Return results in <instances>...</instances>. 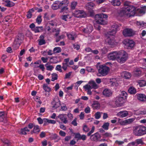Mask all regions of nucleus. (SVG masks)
I'll return each mask as SVG.
<instances>
[{
  "mask_svg": "<svg viewBox=\"0 0 146 146\" xmlns=\"http://www.w3.org/2000/svg\"><path fill=\"white\" fill-rule=\"evenodd\" d=\"M129 4V2L127 1L124 3V7L119 12V16L130 17L134 16L135 14V8L133 6L130 5Z\"/></svg>",
  "mask_w": 146,
  "mask_h": 146,
  "instance_id": "obj_1",
  "label": "nucleus"
},
{
  "mask_svg": "<svg viewBox=\"0 0 146 146\" xmlns=\"http://www.w3.org/2000/svg\"><path fill=\"white\" fill-rule=\"evenodd\" d=\"M127 94L125 91H122L121 93L117 96L115 99V104L118 107H121L123 105L126 99Z\"/></svg>",
  "mask_w": 146,
  "mask_h": 146,
  "instance_id": "obj_2",
  "label": "nucleus"
},
{
  "mask_svg": "<svg viewBox=\"0 0 146 146\" xmlns=\"http://www.w3.org/2000/svg\"><path fill=\"white\" fill-rule=\"evenodd\" d=\"M134 134L136 136H141L146 134V127L139 126L134 127L133 130Z\"/></svg>",
  "mask_w": 146,
  "mask_h": 146,
  "instance_id": "obj_3",
  "label": "nucleus"
},
{
  "mask_svg": "<svg viewBox=\"0 0 146 146\" xmlns=\"http://www.w3.org/2000/svg\"><path fill=\"white\" fill-rule=\"evenodd\" d=\"M108 17L107 15L104 13H100L95 15V18L96 21V22L99 24L102 25H106L107 24V21L106 19L103 18H106Z\"/></svg>",
  "mask_w": 146,
  "mask_h": 146,
  "instance_id": "obj_4",
  "label": "nucleus"
},
{
  "mask_svg": "<svg viewBox=\"0 0 146 146\" xmlns=\"http://www.w3.org/2000/svg\"><path fill=\"white\" fill-rule=\"evenodd\" d=\"M128 57L127 53L124 50L118 51L117 60L120 64L125 62Z\"/></svg>",
  "mask_w": 146,
  "mask_h": 146,
  "instance_id": "obj_5",
  "label": "nucleus"
},
{
  "mask_svg": "<svg viewBox=\"0 0 146 146\" xmlns=\"http://www.w3.org/2000/svg\"><path fill=\"white\" fill-rule=\"evenodd\" d=\"M98 69V73L97 75L99 76L106 75L110 70V68L104 65L100 66Z\"/></svg>",
  "mask_w": 146,
  "mask_h": 146,
  "instance_id": "obj_6",
  "label": "nucleus"
},
{
  "mask_svg": "<svg viewBox=\"0 0 146 146\" xmlns=\"http://www.w3.org/2000/svg\"><path fill=\"white\" fill-rule=\"evenodd\" d=\"M98 85L93 81H90L88 84L84 86V88L85 89H91L93 88L96 89L98 88Z\"/></svg>",
  "mask_w": 146,
  "mask_h": 146,
  "instance_id": "obj_7",
  "label": "nucleus"
},
{
  "mask_svg": "<svg viewBox=\"0 0 146 146\" xmlns=\"http://www.w3.org/2000/svg\"><path fill=\"white\" fill-rule=\"evenodd\" d=\"M23 37L22 36L21 34H19L17 38L15 39L13 47L16 49L19 48L20 45L21 41L22 40Z\"/></svg>",
  "mask_w": 146,
  "mask_h": 146,
  "instance_id": "obj_8",
  "label": "nucleus"
},
{
  "mask_svg": "<svg viewBox=\"0 0 146 146\" xmlns=\"http://www.w3.org/2000/svg\"><path fill=\"white\" fill-rule=\"evenodd\" d=\"M51 104L53 109H55L59 107L60 105V102L59 98H54Z\"/></svg>",
  "mask_w": 146,
  "mask_h": 146,
  "instance_id": "obj_9",
  "label": "nucleus"
},
{
  "mask_svg": "<svg viewBox=\"0 0 146 146\" xmlns=\"http://www.w3.org/2000/svg\"><path fill=\"white\" fill-rule=\"evenodd\" d=\"M118 51L112 52L108 55V57L110 60H115L116 59H117Z\"/></svg>",
  "mask_w": 146,
  "mask_h": 146,
  "instance_id": "obj_10",
  "label": "nucleus"
},
{
  "mask_svg": "<svg viewBox=\"0 0 146 146\" xmlns=\"http://www.w3.org/2000/svg\"><path fill=\"white\" fill-rule=\"evenodd\" d=\"M123 34L124 36L127 37L133 36L134 33L131 29H125L123 30Z\"/></svg>",
  "mask_w": 146,
  "mask_h": 146,
  "instance_id": "obj_11",
  "label": "nucleus"
},
{
  "mask_svg": "<svg viewBox=\"0 0 146 146\" xmlns=\"http://www.w3.org/2000/svg\"><path fill=\"white\" fill-rule=\"evenodd\" d=\"M111 36H112L108 35L107 33L106 35V42L109 45H113L115 44V42L113 37H111Z\"/></svg>",
  "mask_w": 146,
  "mask_h": 146,
  "instance_id": "obj_12",
  "label": "nucleus"
},
{
  "mask_svg": "<svg viewBox=\"0 0 146 146\" xmlns=\"http://www.w3.org/2000/svg\"><path fill=\"white\" fill-rule=\"evenodd\" d=\"M124 44L126 48L128 49L131 48L134 45V42L133 41L128 39L124 41Z\"/></svg>",
  "mask_w": 146,
  "mask_h": 146,
  "instance_id": "obj_13",
  "label": "nucleus"
},
{
  "mask_svg": "<svg viewBox=\"0 0 146 146\" xmlns=\"http://www.w3.org/2000/svg\"><path fill=\"white\" fill-rule=\"evenodd\" d=\"M118 25L116 24H114L111 26V28L112 29L111 30L108 32V35H110L114 36V35L117 31V29L118 28Z\"/></svg>",
  "mask_w": 146,
  "mask_h": 146,
  "instance_id": "obj_14",
  "label": "nucleus"
},
{
  "mask_svg": "<svg viewBox=\"0 0 146 146\" xmlns=\"http://www.w3.org/2000/svg\"><path fill=\"white\" fill-rule=\"evenodd\" d=\"M135 97L138 100L141 102H145L146 101V96L143 94H137Z\"/></svg>",
  "mask_w": 146,
  "mask_h": 146,
  "instance_id": "obj_15",
  "label": "nucleus"
},
{
  "mask_svg": "<svg viewBox=\"0 0 146 146\" xmlns=\"http://www.w3.org/2000/svg\"><path fill=\"white\" fill-rule=\"evenodd\" d=\"M93 27L91 24L88 25L86 27L82 29V31L85 33L90 34L92 31Z\"/></svg>",
  "mask_w": 146,
  "mask_h": 146,
  "instance_id": "obj_16",
  "label": "nucleus"
},
{
  "mask_svg": "<svg viewBox=\"0 0 146 146\" xmlns=\"http://www.w3.org/2000/svg\"><path fill=\"white\" fill-rule=\"evenodd\" d=\"M70 60L69 58L65 59L64 62L62 63V68L64 71H66L68 67H69L68 65V62Z\"/></svg>",
  "mask_w": 146,
  "mask_h": 146,
  "instance_id": "obj_17",
  "label": "nucleus"
},
{
  "mask_svg": "<svg viewBox=\"0 0 146 146\" xmlns=\"http://www.w3.org/2000/svg\"><path fill=\"white\" fill-rule=\"evenodd\" d=\"M57 117L60 119V120L64 123L66 124L68 122V120L65 114H60L57 116Z\"/></svg>",
  "mask_w": 146,
  "mask_h": 146,
  "instance_id": "obj_18",
  "label": "nucleus"
},
{
  "mask_svg": "<svg viewBox=\"0 0 146 146\" xmlns=\"http://www.w3.org/2000/svg\"><path fill=\"white\" fill-rule=\"evenodd\" d=\"M101 138V136L99 133H96L92 135L90 137L91 139L93 141H97Z\"/></svg>",
  "mask_w": 146,
  "mask_h": 146,
  "instance_id": "obj_19",
  "label": "nucleus"
},
{
  "mask_svg": "<svg viewBox=\"0 0 146 146\" xmlns=\"http://www.w3.org/2000/svg\"><path fill=\"white\" fill-rule=\"evenodd\" d=\"M128 115V112L126 111H120L117 114V115L121 118L125 117Z\"/></svg>",
  "mask_w": 146,
  "mask_h": 146,
  "instance_id": "obj_20",
  "label": "nucleus"
},
{
  "mask_svg": "<svg viewBox=\"0 0 146 146\" xmlns=\"http://www.w3.org/2000/svg\"><path fill=\"white\" fill-rule=\"evenodd\" d=\"M59 1H55L52 6V8L54 10H57L61 7Z\"/></svg>",
  "mask_w": 146,
  "mask_h": 146,
  "instance_id": "obj_21",
  "label": "nucleus"
},
{
  "mask_svg": "<svg viewBox=\"0 0 146 146\" xmlns=\"http://www.w3.org/2000/svg\"><path fill=\"white\" fill-rule=\"evenodd\" d=\"M40 131L39 126L38 125H35L33 130L31 132V133L33 134L34 133L38 134Z\"/></svg>",
  "mask_w": 146,
  "mask_h": 146,
  "instance_id": "obj_22",
  "label": "nucleus"
},
{
  "mask_svg": "<svg viewBox=\"0 0 146 146\" xmlns=\"http://www.w3.org/2000/svg\"><path fill=\"white\" fill-rule=\"evenodd\" d=\"M84 13V11L80 10L76 11L74 12V16L78 18H82L83 17L82 15Z\"/></svg>",
  "mask_w": 146,
  "mask_h": 146,
  "instance_id": "obj_23",
  "label": "nucleus"
},
{
  "mask_svg": "<svg viewBox=\"0 0 146 146\" xmlns=\"http://www.w3.org/2000/svg\"><path fill=\"white\" fill-rule=\"evenodd\" d=\"M121 76L123 78L128 79L131 76V73L128 72L124 71L121 73Z\"/></svg>",
  "mask_w": 146,
  "mask_h": 146,
  "instance_id": "obj_24",
  "label": "nucleus"
},
{
  "mask_svg": "<svg viewBox=\"0 0 146 146\" xmlns=\"http://www.w3.org/2000/svg\"><path fill=\"white\" fill-rule=\"evenodd\" d=\"M92 106L94 110L99 109L100 107V105L98 102L95 101L92 104Z\"/></svg>",
  "mask_w": 146,
  "mask_h": 146,
  "instance_id": "obj_25",
  "label": "nucleus"
},
{
  "mask_svg": "<svg viewBox=\"0 0 146 146\" xmlns=\"http://www.w3.org/2000/svg\"><path fill=\"white\" fill-rule=\"evenodd\" d=\"M68 6H65L61 7L60 11V13H68L69 12V9Z\"/></svg>",
  "mask_w": 146,
  "mask_h": 146,
  "instance_id": "obj_26",
  "label": "nucleus"
},
{
  "mask_svg": "<svg viewBox=\"0 0 146 146\" xmlns=\"http://www.w3.org/2000/svg\"><path fill=\"white\" fill-rule=\"evenodd\" d=\"M103 94L104 96L107 97H109L111 94L110 90L107 89H105L103 92Z\"/></svg>",
  "mask_w": 146,
  "mask_h": 146,
  "instance_id": "obj_27",
  "label": "nucleus"
},
{
  "mask_svg": "<svg viewBox=\"0 0 146 146\" xmlns=\"http://www.w3.org/2000/svg\"><path fill=\"white\" fill-rule=\"evenodd\" d=\"M59 3L61 7H62L64 5L68 6L70 1L68 0H63L61 1H59Z\"/></svg>",
  "mask_w": 146,
  "mask_h": 146,
  "instance_id": "obj_28",
  "label": "nucleus"
},
{
  "mask_svg": "<svg viewBox=\"0 0 146 146\" xmlns=\"http://www.w3.org/2000/svg\"><path fill=\"white\" fill-rule=\"evenodd\" d=\"M94 6V5L93 3L89 2L86 5V9L88 10H90L93 9Z\"/></svg>",
  "mask_w": 146,
  "mask_h": 146,
  "instance_id": "obj_29",
  "label": "nucleus"
},
{
  "mask_svg": "<svg viewBox=\"0 0 146 146\" xmlns=\"http://www.w3.org/2000/svg\"><path fill=\"white\" fill-rule=\"evenodd\" d=\"M128 91L130 94H134L136 93V89L133 87H131L128 89Z\"/></svg>",
  "mask_w": 146,
  "mask_h": 146,
  "instance_id": "obj_30",
  "label": "nucleus"
},
{
  "mask_svg": "<svg viewBox=\"0 0 146 146\" xmlns=\"http://www.w3.org/2000/svg\"><path fill=\"white\" fill-rule=\"evenodd\" d=\"M29 131L30 130L27 127H25L21 129V133L23 135L27 134V132H29Z\"/></svg>",
  "mask_w": 146,
  "mask_h": 146,
  "instance_id": "obj_31",
  "label": "nucleus"
},
{
  "mask_svg": "<svg viewBox=\"0 0 146 146\" xmlns=\"http://www.w3.org/2000/svg\"><path fill=\"white\" fill-rule=\"evenodd\" d=\"M35 10L33 8L30 9L27 12V17L28 19L31 18L32 16V13Z\"/></svg>",
  "mask_w": 146,
  "mask_h": 146,
  "instance_id": "obj_32",
  "label": "nucleus"
},
{
  "mask_svg": "<svg viewBox=\"0 0 146 146\" xmlns=\"http://www.w3.org/2000/svg\"><path fill=\"white\" fill-rule=\"evenodd\" d=\"M138 11L141 14L145 13L146 11V6H142L141 9H138Z\"/></svg>",
  "mask_w": 146,
  "mask_h": 146,
  "instance_id": "obj_33",
  "label": "nucleus"
},
{
  "mask_svg": "<svg viewBox=\"0 0 146 146\" xmlns=\"http://www.w3.org/2000/svg\"><path fill=\"white\" fill-rule=\"evenodd\" d=\"M43 88L46 92H49L51 90V88L48 86L46 84H44L43 85Z\"/></svg>",
  "mask_w": 146,
  "mask_h": 146,
  "instance_id": "obj_34",
  "label": "nucleus"
},
{
  "mask_svg": "<svg viewBox=\"0 0 146 146\" xmlns=\"http://www.w3.org/2000/svg\"><path fill=\"white\" fill-rule=\"evenodd\" d=\"M111 3L114 6H119L121 4V2L119 0H113L111 2Z\"/></svg>",
  "mask_w": 146,
  "mask_h": 146,
  "instance_id": "obj_35",
  "label": "nucleus"
},
{
  "mask_svg": "<svg viewBox=\"0 0 146 146\" xmlns=\"http://www.w3.org/2000/svg\"><path fill=\"white\" fill-rule=\"evenodd\" d=\"M42 29L43 27H36L33 30V31L35 33H38L42 31Z\"/></svg>",
  "mask_w": 146,
  "mask_h": 146,
  "instance_id": "obj_36",
  "label": "nucleus"
},
{
  "mask_svg": "<svg viewBox=\"0 0 146 146\" xmlns=\"http://www.w3.org/2000/svg\"><path fill=\"white\" fill-rule=\"evenodd\" d=\"M110 123L108 122L104 123L102 126V127L104 130H108L109 129Z\"/></svg>",
  "mask_w": 146,
  "mask_h": 146,
  "instance_id": "obj_37",
  "label": "nucleus"
},
{
  "mask_svg": "<svg viewBox=\"0 0 146 146\" xmlns=\"http://www.w3.org/2000/svg\"><path fill=\"white\" fill-rule=\"evenodd\" d=\"M134 75L136 76H139L141 74V71L139 69H137L133 72Z\"/></svg>",
  "mask_w": 146,
  "mask_h": 146,
  "instance_id": "obj_38",
  "label": "nucleus"
},
{
  "mask_svg": "<svg viewBox=\"0 0 146 146\" xmlns=\"http://www.w3.org/2000/svg\"><path fill=\"white\" fill-rule=\"evenodd\" d=\"M118 123L121 125H126V120H123L120 119H118Z\"/></svg>",
  "mask_w": 146,
  "mask_h": 146,
  "instance_id": "obj_39",
  "label": "nucleus"
},
{
  "mask_svg": "<svg viewBox=\"0 0 146 146\" xmlns=\"http://www.w3.org/2000/svg\"><path fill=\"white\" fill-rule=\"evenodd\" d=\"M138 83L140 87H142L146 86V81L145 80H140Z\"/></svg>",
  "mask_w": 146,
  "mask_h": 146,
  "instance_id": "obj_40",
  "label": "nucleus"
},
{
  "mask_svg": "<svg viewBox=\"0 0 146 146\" xmlns=\"http://www.w3.org/2000/svg\"><path fill=\"white\" fill-rule=\"evenodd\" d=\"M5 117L4 112L3 111H0V121H3Z\"/></svg>",
  "mask_w": 146,
  "mask_h": 146,
  "instance_id": "obj_41",
  "label": "nucleus"
},
{
  "mask_svg": "<svg viewBox=\"0 0 146 146\" xmlns=\"http://www.w3.org/2000/svg\"><path fill=\"white\" fill-rule=\"evenodd\" d=\"M135 119V118H133L126 119V125L131 123Z\"/></svg>",
  "mask_w": 146,
  "mask_h": 146,
  "instance_id": "obj_42",
  "label": "nucleus"
},
{
  "mask_svg": "<svg viewBox=\"0 0 146 146\" xmlns=\"http://www.w3.org/2000/svg\"><path fill=\"white\" fill-rule=\"evenodd\" d=\"M61 51V48L59 47H56L54 48L53 52L54 53H57L60 52Z\"/></svg>",
  "mask_w": 146,
  "mask_h": 146,
  "instance_id": "obj_43",
  "label": "nucleus"
},
{
  "mask_svg": "<svg viewBox=\"0 0 146 146\" xmlns=\"http://www.w3.org/2000/svg\"><path fill=\"white\" fill-rule=\"evenodd\" d=\"M137 25L140 27H143L146 26V23L142 21L141 22L137 21L136 23Z\"/></svg>",
  "mask_w": 146,
  "mask_h": 146,
  "instance_id": "obj_44",
  "label": "nucleus"
},
{
  "mask_svg": "<svg viewBox=\"0 0 146 146\" xmlns=\"http://www.w3.org/2000/svg\"><path fill=\"white\" fill-rule=\"evenodd\" d=\"M77 3L76 1H73L71 3V8L72 9L74 10L75 9Z\"/></svg>",
  "mask_w": 146,
  "mask_h": 146,
  "instance_id": "obj_45",
  "label": "nucleus"
},
{
  "mask_svg": "<svg viewBox=\"0 0 146 146\" xmlns=\"http://www.w3.org/2000/svg\"><path fill=\"white\" fill-rule=\"evenodd\" d=\"M58 75L56 73H54L52 74V81L56 80L57 79Z\"/></svg>",
  "mask_w": 146,
  "mask_h": 146,
  "instance_id": "obj_46",
  "label": "nucleus"
},
{
  "mask_svg": "<svg viewBox=\"0 0 146 146\" xmlns=\"http://www.w3.org/2000/svg\"><path fill=\"white\" fill-rule=\"evenodd\" d=\"M34 99L36 102H38L40 104L42 103V102L40 100V98L37 96H35L33 97Z\"/></svg>",
  "mask_w": 146,
  "mask_h": 146,
  "instance_id": "obj_47",
  "label": "nucleus"
},
{
  "mask_svg": "<svg viewBox=\"0 0 146 146\" xmlns=\"http://www.w3.org/2000/svg\"><path fill=\"white\" fill-rule=\"evenodd\" d=\"M48 63L45 64V66L46 68V70H48L51 71L53 70L54 67L51 65H48Z\"/></svg>",
  "mask_w": 146,
  "mask_h": 146,
  "instance_id": "obj_48",
  "label": "nucleus"
},
{
  "mask_svg": "<svg viewBox=\"0 0 146 146\" xmlns=\"http://www.w3.org/2000/svg\"><path fill=\"white\" fill-rule=\"evenodd\" d=\"M102 113V112H97L95 115V118L96 119H99L101 116V114Z\"/></svg>",
  "mask_w": 146,
  "mask_h": 146,
  "instance_id": "obj_49",
  "label": "nucleus"
},
{
  "mask_svg": "<svg viewBox=\"0 0 146 146\" xmlns=\"http://www.w3.org/2000/svg\"><path fill=\"white\" fill-rule=\"evenodd\" d=\"M15 5L14 3L12 2H11L10 1L8 2L5 5L7 7H11L14 6Z\"/></svg>",
  "mask_w": 146,
  "mask_h": 146,
  "instance_id": "obj_50",
  "label": "nucleus"
},
{
  "mask_svg": "<svg viewBox=\"0 0 146 146\" xmlns=\"http://www.w3.org/2000/svg\"><path fill=\"white\" fill-rule=\"evenodd\" d=\"M52 31L53 32H55L56 33L54 34V35L56 36H57L59 35L60 32V30L56 29H53L52 30Z\"/></svg>",
  "mask_w": 146,
  "mask_h": 146,
  "instance_id": "obj_51",
  "label": "nucleus"
},
{
  "mask_svg": "<svg viewBox=\"0 0 146 146\" xmlns=\"http://www.w3.org/2000/svg\"><path fill=\"white\" fill-rule=\"evenodd\" d=\"M61 68H62V66L60 65H57L56 68V70L57 71H59L60 72H62V70Z\"/></svg>",
  "mask_w": 146,
  "mask_h": 146,
  "instance_id": "obj_52",
  "label": "nucleus"
},
{
  "mask_svg": "<svg viewBox=\"0 0 146 146\" xmlns=\"http://www.w3.org/2000/svg\"><path fill=\"white\" fill-rule=\"evenodd\" d=\"M67 35L68 38L70 40H74V35H72L71 34H67Z\"/></svg>",
  "mask_w": 146,
  "mask_h": 146,
  "instance_id": "obj_53",
  "label": "nucleus"
},
{
  "mask_svg": "<svg viewBox=\"0 0 146 146\" xmlns=\"http://www.w3.org/2000/svg\"><path fill=\"white\" fill-rule=\"evenodd\" d=\"M86 70L88 72H94L95 71V70L94 69H93L91 68V67L89 66H88L87 67Z\"/></svg>",
  "mask_w": 146,
  "mask_h": 146,
  "instance_id": "obj_54",
  "label": "nucleus"
},
{
  "mask_svg": "<svg viewBox=\"0 0 146 146\" xmlns=\"http://www.w3.org/2000/svg\"><path fill=\"white\" fill-rule=\"evenodd\" d=\"M68 15H63L61 17V18L63 20H64L65 21H67V19L68 18Z\"/></svg>",
  "mask_w": 146,
  "mask_h": 146,
  "instance_id": "obj_55",
  "label": "nucleus"
},
{
  "mask_svg": "<svg viewBox=\"0 0 146 146\" xmlns=\"http://www.w3.org/2000/svg\"><path fill=\"white\" fill-rule=\"evenodd\" d=\"M103 135L105 137H111L112 136L111 133L109 132L103 134Z\"/></svg>",
  "mask_w": 146,
  "mask_h": 146,
  "instance_id": "obj_56",
  "label": "nucleus"
},
{
  "mask_svg": "<svg viewBox=\"0 0 146 146\" xmlns=\"http://www.w3.org/2000/svg\"><path fill=\"white\" fill-rule=\"evenodd\" d=\"M41 17V15H38L36 19V21L38 24L40 23L42 21Z\"/></svg>",
  "mask_w": 146,
  "mask_h": 146,
  "instance_id": "obj_57",
  "label": "nucleus"
},
{
  "mask_svg": "<svg viewBox=\"0 0 146 146\" xmlns=\"http://www.w3.org/2000/svg\"><path fill=\"white\" fill-rule=\"evenodd\" d=\"M39 40V43L38 44L39 45H41L43 44H45V42L44 40L42 39H41L40 40Z\"/></svg>",
  "mask_w": 146,
  "mask_h": 146,
  "instance_id": "obj_58",
  "label": "nucleus"
},
{
  "mask_svg": "<svg viewBox=\"0 0 146 146\" xmlns=\"http://www.w3.org/2000/svg\"><path fill=\"white\" fill-rule=\"evenodd\" d=\"M43 123H44L43 125L44 126L48 125L49 124L48 119L46 118L44 119Z\"/></svg>",
  "mask_w": 146,
  "mask_h": 146,
  "instance_id": "obj_59",
  "label": "nucleus"
},
{
  "mask_svg": "<svg viewBox=\"0 0 146 146\" xmlns=\"http://www.w3.org/2000/svg\"><path fill=\"white\" fill-rule=\"evenodd\" d=\"M94 127L93 126L91 130L88 133L87 135L88 136H89L90 135L94 132Z\"/></svg>",
  "mask_w": 146,
  "mask_h": 146,
  "instance_id": "obj_60",
  "label": "nucleus"
},
{
  "mask_svg": "<svg viewBox=\"0 0 146 146\" xmlns=\"http://www.w3.org/2000/svg\"><path fill=\"white\" fill-rule=\"evenodd\" d=\"M84 111L86 113H88L90 112V108L89 107H87L84 110Z\"/></svg>",
  "mask_w": 146,
  "mask_h": 146,
  "instance_id": "obj_61",
  "label": "nucleus"
},
{
  "mask_svg": "<svg viewBox=\"0 0 146 146\" xmlns=\"http://www.w3.org/2000/svg\"><path fill=\"white\" fill-rule=\"evenodd\" d=\"M83 130L85 132H87L89 131V129L87 127L86 125H85L83 126Z\"/></svg>",
  "mask_w": 146,
  "mask_h": 146,
  "instance_id": "obj_62",
  "label": "nucleus"
},
{
  "mask_svg": "<svg viewBox=\"0 0 146 146\" xmlns=\"http://www.w3.org/2000/svg\"><path fill=\"white\" fill-rule=\"evenodd\" d=\"M58 137V135L55 133L52 134L51 136L52 138L53 139H57Z\"/></svg>",
  "mask_w": 146,
  "mask_h": 146,
  "instance_id": "obj_63",
  "label": "nucleus"
},
{
  "mask_svg": "<svg viewBox=\"0 0 146 146\" xmlns=\"http://www.w3.org/2000/svg\"><path fill=\"white\" fill-rule=\"evenodd\" d=\"M76 118H75L72 122V124L74 126H76L77 125V123L76 122Z\"/></svg>",
  "mask_w": 146,
  "mask_h": 146,
  "instance_id": "obj_64",
  "label": "nucleus"
}]
</instances>
